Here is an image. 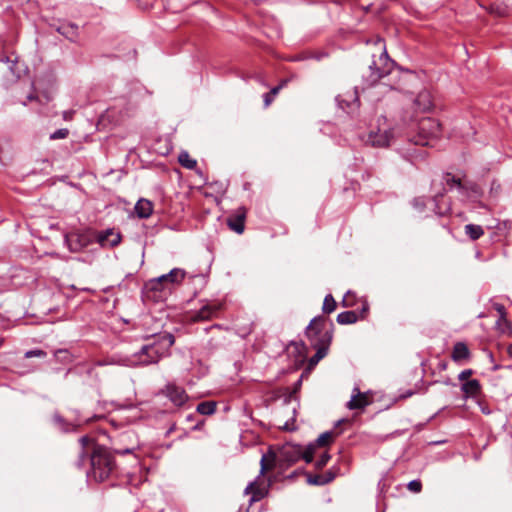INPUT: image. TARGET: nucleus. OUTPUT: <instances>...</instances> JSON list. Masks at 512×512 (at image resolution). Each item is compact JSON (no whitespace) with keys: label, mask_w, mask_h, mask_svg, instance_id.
I'll return each instance as SVG.
<instances>
[{"label":"nucleus","mask_w":512,"mask_h":512,"mask_svg":"<svg viewBox=\"0 0 512 512\" xmlns=\"http://www.w3.org/2000/svg\"><path fill=\"white\" fill-rule=\"evenodd\" d=\"M318 450H268L260 460V474L277 470L283 473L288 467L296 463L301 457L311 462Z\"/></svg>","instance_id":"1"},{"label":"nucleus","mask_w":512,"mask_h":512,"mask_svg":"<svg viewBox=\"0 0 512 512\" xmlns=\"http://www.w3.org/2000/svg\"><path fill=\"white\" fill-rule=\"evenodd\" d=\"M154 341L150 344L143 345L141 349L136 352L130 364L133 366H147L156 364L161 358L169 354L170 348L175 343V337L171 333H163L153 336Z\"/></svg>","instance_id":"2"},{"label":"nucleus","mask_w":512,"mask_h":512,"mask_svg":"<svg viewBox=\"0 0 512 512\" xmlns=\"http://www.w3.org/2000/svg\"><path fill=\"white\" fill-rule=\"evenodd\" d=\"M375 45L378 46L380 54L377 59L373 55V60L368 66V73L363 74L366 87L373 86L379 80L391 75L395 68V62L389 57L384 40L378 38Z\"/></svg>","instance_id":"3"},{"label":"nucleus","mask_w":512,"mask_h":512,"mask_svg":"<svg viewBox=\"0 0 512 512\" xmlns=\"http://www.w3.org/2000/svg\"><path fill=\"white\" fill-rule=\"evenodd\" d=\"M87 458L90 461L91 470L88 477L97 482L107 479L114 468V462L109 450H82L80 461Z\"/></svg>","instance_id":"4"},{"label":"nucleus","mask_w":512,"mask_h":512,"mask_svg":"<svg viewBox=\"0 0 512 512\" xmlns=\"http://www.w3.org/2000/svg\"><path fill=\"white\" fill-rule=\"evenodd\" d=\"M305 335L311 348H322L329 350L333 339V324L327 323L325 317H314L305 329Z\"/></svg>","instance_id":"5"},{"label":"nucleus","mask_w":512,"mask_h":512,"mask_svg":"<svg viewBox=\"0 0 512 512\" xmlns=\"http://www.w3.org/2000/svg\"><path fill=\"white\" fill-rule=\"evenodd\" d=\"M417 135L412 141L415 145L427 146L431 141L437 139L441 135V124L432 117H422L417 123Z\"/></svg>","instance_id":"6"},{"label":"nucleus","mask_w":512,"mask_h":512,"mask_svg":"<svg viewBox=\"0 0 512 512\" xmlns=\"http://www.w3.org/2000/svg\"><path fill=\"white\" fill-rule=\"evenodd\" d=\"M170 294L171 292L159 281L158 277L150 279L145 283L144 296L148 300L162 302L165 301Z\"/></svg>","instance_id":"7"},{"label":"nucleus","mask_w":512,"mask_h":512,"mask_svg":"<svg viewBox=\"0 0 512 512\" xmlns=\"http://www.w3.org/2000/svg\"><path fill=\"white\" fill-rule=\"evenodd\" d=\"M394 139V132L392 129L372 130L369 132L366 143L372 147L384 148L388 147Z\"/></svg>","instance_id":"8"},{"label":"nucleus","mask_w":512,"mask_h":512,"mask_svg":"<svg viewBox=\"0 0 512 512\" xmlns=\"http://www.w3.org/2000/svg\"><path fill=\"white\" fill-rule=\"evenodd\" d=\"M369 312V305L367 302L362 303V307L359 311L349 310L341 312L337 315V322L340 325L354 324L358 320L366 319Z\"/></svg>","instance_id":"9"},{"label":"nucleus","mask_w":512,"mask_h":512,"mask_svg":"<svg viewBox=\"0 0 512 512\" xmlns=\"http://www.w3.org/2000/svg\"><path fill=\"white\" fill-rule=\"evenodd\" d=\"M342 425H350V421L348 419L339 420L331 430L320 434L316 439V443L319 446L335 444V439L343 433Z\"/></svg>","instance_id":"10"},{"label":"nucleus","mask_w":512,"mask_h":512,"mask_svg":"<svg viewBox=\"0 0 512 512\" xmlns=\"http://www.w3.org/2000/svg\"><path fill=\"white\" fill-rule=\"evenodd\" d=\"M246 214L247 210L242 206L239 207L233 214L228 216L226 221L230 230L237 234H242L245 229Z\"/></svg>","instance_id":"11"},{"label":"nucleus","mask_w":512,"mask_h":512,"mask_svg":"<svg viewBox=\"0 0 512 512\" xmlns=\"http://www.w3.org/2000/svg\"><path fill=\"white\" fill-rule=\"evenodd\" d=\"M185 276H186L185 270H183L181 268H173L167 274H163V275L159 276L158 279L171 292L172 288L175 285H179V284H181L183 282Z\"/></svg>","instance_id":"12"},{"label":"nucleus","mask_w":512,"mask_h":512,"mask_svg":"<svg viewBox=\"0 0 512 512\" xmlns=\"http://www.w3.org/2000/svg\"><path fill=\"white\" fill-rule=\"evenodd\" d=\"M459 192L472 202H479L484 194L480 185L470 180L464 181Z\"/></svg>","instance_id":"13"},{"label":"nucleus","mask_w":512,"mask_h":512,"mask_svg":"<svg viewBox=\"0 0 512 512\" xmlns=\"http://www.w3.org/2000/svg\"><path fill=\"white\" fill-rule=\"evenodd\" d=\"M52 422L58 430L68 433L75 431L82 424L83 420L68 421L59 412H54Z\"/></svg>","instance_id":"14"},{"label":"nucleus","mask_w":512,"mask_h":512,"mask_svg":"<svg viewBox=\"0 0 512 512\" xmlns=\"http://www.w3.org/2000/svg\"><path fill=\"white\" fill-rule=\"evenodd\" d=\"M97 242L103 247H115L121 242V234L113 229H106L97 234Z\"/></svg>","instance_id":"15"},{"label":"nucleus","mask_w":512,"mask_h":512,"mask_svg":"<svg viewBox=\"0 0 512 512\" xmlns=\"http://www.w3.org/2000/svg\"><path fill=\"white\" fill-rule=\"evenodd\" d=\"M166 395L176 406H182L188 399L185 390L175 384H168L166 386Z\"/></svg>","instance_id":"16"},{"label":"nucleus","mask_w":512,"mask_h":512,"mask_svg":"<svg viewBox=\"0 0 512 512\" xmlns=\"http://www.w3.org/2000/svg\"><path fill=\"white\" fill-rule=\"evenodd\" d=\"M221 309V304L218 303H207L202 306L194 315V320L205 321L211 320L216 317L217 313Z\"/></svg>","instance_id":"17"},{"label":"nucleus","mask_w":512,"mask_h":512,"mask_svg":"<svg viewBox=\"0 0 512 512\" xmlns=\"http://www.w3.org/2000/svg\"><path fill=\"white\" fill-rule=\"evenodd\" d=\"M370 403L368 395L362 393L358 387H354L351 399L347 403L350 410L363 409Z\"/></svg>","instance_id":"18"},{"label":"nucleus","mask_w":512,"mask_h":512,"mask_svg":"<svg viewBox=\"0 0 512 512\" xmlns=\"http://www.w3.org/2000/svg\"><path fill=\"white\" fill-rule=\"evenodd\" d=\"M461 391L464 394V398L476 399L480 397L482 393V387L477 379L468 380L461 385Z\"/></svg>","instance_id":"19"},{"label":"nucleus","mask_w":512,"mask_h":512,"mask_svg":"<svg viewBox=\"0 0 512 512\" xmlns=\"http://www.w3.org/2000/svg\"><path fill=\"white\" fill-rule=\"evenodd\" d=\"M136 215L141 219L149 218L153 213V203L145 198H141L137 201L135 207Z\"/></svg>","instance_id":"20"},{"label":"nucleus","mask_w":512,"mask_h":512,"mask_svg":"<svg viewBox=\"0 0 512 512\" xmlns=\"http://www.w3.org/2000/svg\"><path fill=\"white\" fill-rule=\"evenodd\" d=\"M56 30L72 42H75L78 38V25L74 23H63Z\"/></svg>","instance_id":"21"},{"label":"nucleus","mask_w":512,"mask_h":512,"mask_svg":"<svg viewBox=\"0 0 512 512\" xmlns=\"http://www.w3.org/2000/svg\"><path fill=\"white\" fill-rule=\"evenodd\" d=\"M451 358L455 362H461L470 358V351L463 342H457L452 350Z\"/></svg>","instance_id":"22"},{"label":"nucleus","mask_w":512,"mask_h":512,"mask_svg":"<svg viewBox=\"0 0 512 512\" xmlns=\"http://www.w3.org/2000/svg\"><path fill=\"white\" fill-rule=\"evenodd\" d=\"M249 493H252L250 503H253L261 500L265 496L266 491L264 488H261L260 484L258 483V480H255L245 488V494Z\"/></svg>","instance_id":"23"},{"label":"nucleus","mask_w":512,"mask_h":512,"mask_svg":"<svg viewBox=\"0 0 512 512\" xmlns=\"http://www.w3.org/2000/svg\"><path fill=\"white\" fill-rule=\"evenodd\" d=\"M66 242L72 252H78L87 245L86 239L76 234L66 236Z\"/></svg>","instance_id":"24"},{"label":"nucleus","mask_w":512,"mask_h":512,"mask_svg":"<svg viewBox=\"0 0 512 512\" xmlns=\"http://www.w3.org/2000/svg\"><path fill=\"white\" fill-rule=\"evenodd\" d=\"M415 105L417 106V108L419 110H422V111L429 110L432 106L429 93L426 91L419 93V95L415 99Z\"/></svg>","instance_id":"25"},{"label":"nucleus","mask_w":512,"mask_h":512,"mask_svg":"<svg viewBox=\"0 0 512 512\" xmlns=\"http://www.w3.org/2000/svg\"><path fill=\"white\" fill-rule=\"evenodd\" d=\"M465 234L471 239V240H477L481 236L484 235V230L482 226L475 225V224H467L464 227Z\"/></svg>","instance_id":"26"},{"label":"nucleus","mask_w":512,"mask_h":512,"mask_svg":"<svg viewBox=\"0 0 512 512\" xmlns=\"http://www.w3.org/2000/svg\"><path fill=\"white\" fill-rule=\"evenodd\" d=\"M178 162L186 169H194L197 166V161L190 157L187 151H181L178 155Z\"/></svg>","instance_id":"27"},{"label":"nucleus","mask_w":512,"mask_h":512,"mask_svg":"<svg viewBox=\"0 0 512 512\" xmlns=\"http://www.w3.org/2000/svg\"><path fill=\"white\" fill-rule=\"evenodd\" d=\"M216 406L215 401H203L197 405L196 411L202 415H212L216 411Z\"/></svg>","instance_id":"28"},{"label":"nucleus","mask_w":512,"mask_h":512,"mask_svg":"<svg viewBox=\"0 0 512 512\" xmlns=\"http://www.w3.org/2000/svg\"><path fill=\"white\" fill-rule=\"evenodd\" d=\"M316 353L308 360L307 369L312 370L320 360H322L327 354L329 350H325V347L322 348H314Z\"/></svg>","instance_id":"29"},{"label":"nucleus","mask_w":512,"mask_h":512,"mask_svg":"<svg viewBox=\"0 0 512 512\" xmlns=\"http://www.w3.org/2000/svg\"><path fill=\"white\" fill-rule=\"evenodd\" d=\"M316 353L308 360L307 369L312 370L320 360H322L327 354L329 350H325V347L322 348H314Z\"/></svg>","instance_id":"30"},{"label":"nucleus","mask_w":512,"mask_h":512,"mask_svg":"<svg viewBox=\"0 0 512 512\" xmlns=\"http://www.w3.org/2000/svg\"><path fill=\"white\" fill-rule=\"evenodd\" d=\"M285 81L280 85L273 87L268 93L263 95L264 106L268 107L274 100V97L279 93L282 87L285 85Z\"/></svg>","instance_id":"31"},{"label":"nucleus","mask_w":512,"mask_h":512,"mask_svg":"<svg viewBox=\"0 0 512 512\" xmlns=\"http://www.w3.org/2000/svg\"><path fill=\"white\" fill-rule=\"evenodd\" d=\"M335 478V475H331L330 477H325L323 475H310L308 476V483L312 485H325L331 482Z\"/></svg>","instance_id":"32"},{"label":"nucleus","mask_w":512,"mask_h":512,"mask_svg":"<svg viewBox=\"0 0 512 512\" xmlns=\"http://www.w3.org/2000/svg\"><path fill=\"white\" fill-rule=\"evenodd\" d=\"M336 301L331 294H327L323 301L322 310L326 314L332 313L336 309Z\"/></svg>","instance_id":"33"},{"label":"nucleus","mask_w":512,"mask_h":512,"mask_svg":"<svg viewBox=\"0 0 512 512\" xmlns=\"http://www.w3.org/2000/svg\"><path fill=\"white\" fill-rule=\"evenodd\" d=\"M444 180L448 186H450V187L456 186L459 191L464 183V181H462L461 178L456 177V176L452 175L451 173H446L444 175Z\"/></svg>","instance_id":"34"},{"label":"nucleus","mask_w":512,"mask_h":512,"mask_svg":"<svg viewBox=\"0 0 512 512\" xmlns=\"http://www.w3.org/2000/svg\"><path fill=\"white\" fill-rule=\"evenodd\" d=\"M294 348L295 353H297L299 356L305 357L307 353V346L303 341L300 342H292L290 344Z\"/></svg>","instance_id":"35"},{"label":"nucleus","mask_w":512,"mask_h":512,"mask_svg":"<svg viewBox=\"0 0 512 512\" xmlns=\"http://www.w3.org/2000/svg\"><path fill=\"white\" fill-rule=\"evenodd\" d=\"M68 135H69V130L66 128H61V129L54 131L50 135V139L51 140L65 139L68 137Z\"/></svg>","instance_id":"36"},{"label":"nucleus","mask_w":512,"mask_h":512,"mask_svg":"<svg viewBox=\"0 0 512 512\" xmlns=\"http://www.w3.org/2000/svg\"><path fill=\"white\" fill-rule=\"evenodd\" d=\"M329 459L330 455L327 453V450H324V452L319 456V459L315 463L316 468L321 469L324 467Z\"/></svg>","instance_id":"37"},{"label":"nucleus","mask_w":512,"mask_h":512,"mask_svg":"<svg viewBox=\"0 0 512 512\" xmlns=\"http://www.w3.org/2000/svg\"><path fill=\"white\" fill-rule=\"evenodd\" d=\"M407 487L411 492L419 493L422 489V484L419 480H412L408 483Z\"/></svg>","instance_id":"38"},{"label":"nucleus","mask_w":512,"mask_h":512,"mask_svg":"<svg viewBox=\"0 0 512 512\" xmlns=\"http://www.w3.org/2000/svg\"><path fill=\"white\" fill-rule=\"evenodd\" d=\"M45 356H46V352L41 349L29 350L25 353V358L45 357Z\"/></svg>","instance_id":"39"},{"label":"nucleus","mask_w":512,"mask_h":512,"mask_svg":"<svg viewBox=\"0 0 512 512\" xmlns=\"http://www.w3.org/2000/svg\"><path fill=\"white\" fill-rule=\"evenodd\" d=\"M473 373H474V371H473L472 369H465V370H463V371H461V372L459 373V375H458V379H459L460 381H463V383H464V382L468 381V378H469L470 376H472V375H473Z\"/></svg>","instance_id":"40"},{"label":"nucleus","mask_w":512,"mask_h":512,"mask_svg":"<svg viewBox=\"0 0 512 512\" xmlns=\"http://www.w3.org/2000/svg\"><path fill=\"white\" fill-rule=\"evenodd\" d=\"M494 307L497 310V312H499V314H500V319H499L498 323L500 321H506V318H505V315H506L505 307L502 304H495Z\"/></svg>","instance_id":"41"},{"label":"nucleus","mask_w":512,"mask_h":512,"mask_svg":"<svg viewBox=\"0 0 512 512\" xmlns=\"http://www.w3.org/2000/svg\"><path fill=\"white\" fill-rule=\"evenodd\" d=\"M73 114H74V111H72V110L64 111L63 112V119L66 120V121H69V120L72 119Z\"/></svg>","instance_id":"42"},{"label":"nucleus","mask_w":512,"mask_h":512,"mask_svg":"<svg viewBox=\"0 0 512 512\" xmlns=\"http://www.w3.org/2000/svg\"><path fill=\"white\" fill-rule=\"evenodd\" d=\"M79 441L83 447H86L90 443L91 439L88 436H82Z\"/></svg>","instance_id":"43"},{"label":"nucleus","mask_w":512,"mask_h":512,"mask_svg":"<svg viewBox=\"0 0 512 512\" xmlns=\"http://www.w3.org/2000/svg\"><path fill=\"white\" fill-rule=\"evenodd\" d=\"M441 382L447 386H455V383L449 377H445Z\"/></svg>","instance_id":"44"},{"label":"nucleus","mask_w":512,"mask_h":512,"mask_svg":"<svg viewBox=\"0 0 512 512\" xmlns=\"http://www.w3.org/2000/svg\"><path fill=\"white\" fill-rule=\"evenodd\" d=\"M348 296H349V292L344 296L343 300H342V305L344 307H349L351 304L348 302Z\"/></svg>","instance_id":"45"},{"label":"nucleus","mask_w":512,"mask_h":512,"mask_svg":"<svg viewBox=\"0 0 512 512\" xmlns=\"http://www.w3.org/2000/svg\"><path fill=\"white\" fill-rule=\"evenodd\" d=\"M111 364V362H108V361H104V360H98L95 365L96 366H105V365H109Z\"/></svg>","instance_id":"46"},{"label":"nucleus","mask_w":512,"mask_h":512,"mask_svg":"<svg viewBox=\"0 0 512 512\" xmlns=\"http://www.w3.org/2000/svg\"><path fill=\"white\" fill-rule=\"evenodd\" d=\"M447 366H448L447 362H440L438 365L440 370H446Z\"/></svg>","instance_id":"47"},{"label":"nucleus","mask_w":512,"mask_h":512,"mask_svg":"<svg viewBox=\"0 0 512 512\" xmlns=\"http://www.w3.org/2000/svg\"><path fill=\"white\" fill-rule=\"evenodd\" d=\"M60 354H65V355H67V354H68V352H67L66 350H58V351L56 352V356H58V357H59V355H60Z\"/></svg>","instance_id":"48"},{"label":"nucleus","mask_w":512,"mask_h":512,"mask_svg":"<svg viewBox=\"0 0 512 512\" xmlns=\"http://www.w3.org/2000/svg\"><path fill=\"white\" fill-rule=\"evenodd\" d=\"M120 453L122 454H129L131 453L133 450H128V449H125V450H118Z\"/></svg>","instance_id":"49"},{"label":"nucleus","mask_w":512,"mask_h":512,"mask_svg":"<svg viewBox=\"0 0 512 512\" xmlns=\"http://www.w3.org/2000/svg\"><path fill=\"white\" fill-rule=\"evenodd\" d=\"M507 351H508V354L512 357V344H510V345L508 346Z\"/></svg>","instance_id":"50"},{"label":"nucleus","mask_w":512,"mask_h":512,"mask_svg":"<svg viewBox=\"0 0 512 512\" xmlns=\"http://www.w3.org/2000/svg\"><path fill=\"white\" fill-rule=\"evenodd\" d=\"M304 448H308V449L315 448V444H313V443H309V444H308V445H306Z\"/></svg>","instance_id":"51"},{"label":"nucleus","mask_w":512,"mask_h":512,"mask_svg":"<svg viewBox=\"0 0 512 512\" xmlns=\"http://www.w3.org/2000/svg\"><path fill=\"white\" fill-rule=\"evenodd\" d=\"M358 102H359V99L357 96L354 97V104L353 105H356L358 106Z\"/></svg>","instance_id":"52"},{"label":"nucleus","mask_w":512,"mask_h":512,"mask_svg":"<svg viewBox=\"0 0 512 512\" xmlns=\"http://www.w3.org/2000/svg\"><path fill=\"white\" fill-rule=\"evenodd\" d=\"M301 382H302V379L300 378L297 383H296V388L300 387L301 386Z\"/></svg>","instance_id":"53"},{"label":"nucleus","mask_w":512,"mask_h":512,"mask_svg":"<svg viewBox=\"0 0 512 512\" xmlns=\"http://www.w3.org/2000/svg\"><path fill=\"white\" fill-rule=\"evenodd\" d=\"M331 475H334L332 472H327L324 476L325 477H330Z\"/></svg>","instance_id":"54"},{"label":"nucleus","mask_w":512,"mask_h":512,"mask_svg":"<svg viewBox=\"0 0 512 512\" xmlns=\"http://www.w3.org/2000/svg\"><path fill=\"white\" fill-rule=\"evenodd\" d=\"M473 455H474L475 460H477L479 457V453H474Z\"/></svg>","instance_id":"55"},{"label":"nucleus","mask_w":512,"mask_h":512,"mask_svg":"<svg viewBox=\"0 0 512 512\" xmlns=\"http://www.w3.org/2000/svg\"><path fill=\"white\" fill-rule=\"evenodd\" d=\"M292 448L300 449V448H302V446L301 445H294Z\"/></svg>","instance_id":"56"},{"label":"nucleus","mask_w":512,"mask_h":512,"mask_svg":"<svg viewBox=\"0 0 512 512\" xmlns=\"http://www.w3.org/2000/svg\"><path fill=\"white\" fill-rule=\"evenodd\" d=\"M268 448H269V449H272V448H280V447H279V446H273V445H270Z\"/></svg>","instance_id":"57"},{"label":"nucleus","mask_w":512,"mask_h":512,"mask_svg":"<svg viewBox=\"0 0 512 512\" xmlns=\"http://www.w3.org/2000/svg\"><path fill=\"white\" fill-rule=\"evenodd\" d=\"M498 368H499V366H498V365H495L493 369H494V370H497Z\"/></svg>","instance_id":"58"}]
</instances>
